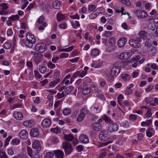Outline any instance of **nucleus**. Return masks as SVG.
<instances>
[{
  "label": "nucleus",
  "instance_id": "1",
  "mask_svg": "<svg viewBox=\"0 0 158 158\" xmlns=\"http://www.w3.org/2000/svg\"><path fill=\"white\" fill-rule=\"evenodd\" d=\"M26 40L25 41L24 44L28 48H31L36 41L34 36L30 33H28L26 35Z\"/></svg>",
  "mask_w": 158,
  "mask_h": 158
},
{
  "label": "nucleus",
  "instance_id": "2",
  "mask_svg": "<svg viewBox=\"0 0 158 158\" xmlns=\"http://www.w3.org/2000/svg\"><path fill=\"white\" fill-rule=\"evenodd\" d=\"M62 146L64 149L65 153L66 154H70L73 150L72 145L68 142H63Z\"/></svg>",
  "mask_w": 158,
  "mask_h": 158
},
{
  "label": "nucleus",
  "instance_id": "3",
  "mask_svg": "<svg viewBox=\"0 0 158 158\" xmlns=\"http://www.w3.org/2000/svg\"><path fill=\"white\" fill-rule=\"evenodd\" d=\"M47 48L46 44L44 43H40L37 44L35 46V50L39 52H43Z\"/></svg>",
  "mask_w": 158,
  "mask_h": 158
},
{
  "label": "nucleus",
  "instance_id": "4",
  "mask_svg": "<svg viewBox=\"0 0 158 158\" xmlns=\"http://www.w3.org/2000/svg\"><path fill=\"white\" fill-rule=\"evenodd\" d=\"M99 138L102 141H107L110 139V136L107 134L106 131H102L99 134Z\"/></svg>",
  "mask_w": 158,
  "mask_h": 158
},
{
  "label": "nucleus",
  "instance_id": "5",
  "mask_svg": "<svg viewBox=\"0 0 158 158\" xmlns=\"http://www.w3.org/2000/svg\"><path fill=\"white\" fill-rule=\"evenodd\" d=\"M134 13L138 18H145L147 16L146 12L142 10H135Z\"/></svg>",
  "mask_w": 158,
  "mask_h": 158
},
{
  "label": "nucleus",
  "instance_id": "6",
  "mask_svg": "<svg viewBox=\"0 0 158 158\" xmlns=\"http://www.w3.org/2000/svg\"><path fill=\"white\" fill-rule=\"evenodd\" d=\"M120 69L119 66H115L113 67L111 70L110 74L111 76L116 77L120 72Z\"/></svg>",
  "mask_w": 158,
  "mask_h": 158
},
{
  "label": "nucleus",
  "instance_id": "7",
  "mask_svg": "<svg viewBox=\"0 0 158 158\" xmlns=\"http://www.w3.org/2000/svg\"><path fill=\"white\" fill-rule=\"evenodd\" d=\"M73 89V87L71 86H69L67 87L65 86H63L61 87L59 90V91L63 92L65 94V95L69 94L72 91Z\"/></svg>",
  "mask_w": 158,
  "mask_h": 158
},
{
  "label": "nucleus",
  "instance_id": "8",
  "mask_svg": "<svg viewBox=\"0 0 158 158\" xmlns=\"http://www.w3.org/2000/svg\"><path fill=\"white\" fill-rule=\"evenodd\" d=\"M86 113L87 110L83 108L81 109L80 111V113L77 117V121L79 122L81 121L84 118L85 114H86Z\"/></svg>",
  "mask_w": 158,
  "mask_h": 158
},
{
  "label": "nucleus",
  "instance_id": "9",
  "mask_svg": "<svg viewBox=\"0 0 158 158\" xmlns=\"http://www.w3.org/2000/svg\"><path fill=\"white\" fill-rule=\"evenodd\" d=\"M91 127L95 131H99L102 129V126L99 123L96 122L91 125Z\"/></svg>",
  "mask_w": 158,
  "mask_h": 158
},
{
  "label": "nucleus",
  "instance_id": "10",
  "mask_svg": "<svg viewBox=\"0 0 158 158\" xmlns=\"http://www.w3.org/2000/svg\"><path fill=\"white\" fill-rule=\"evenodd\" d=\"M108 130L112 132L114 131H117L118 128V125L113 122L110 124L109 125Z\"/></svg>",
  "mask_w": 158,
  "mask_h": 158
},
{
  "label": "nucleus",
  "instance_id": "11",
  "mask_svg": "<svg viewBox=\"0 0 158 158\" xmlns=\"http://www.w3.org/2000/svg\"><path fill=\"white\" fill-rule=\"evenodd\" d=\"M51 122L50 119L46 118L42 121L41 124L43 127L46 128L49 127L51 125Z\"/></svg>",
  "mask_w": 158,
  "mask_h": 158
},
{
  "label": "nucleus",
  "instance_id": "12",
  "mask_svg": "<svg viewBox=\"0 0 158 158\" xmlns=\"http://www.w3.org/2000/svg\"><path fill=\"white\" fill-rule=\"evenodd\" d=\"M40 142L38 140H35L33 143L32 147L33 149H36L37 152H39L41 150V147L40 144Z\"/></svg>",
  "mask_w": 158,
  "mask_h": 158
},
{
  "label": "nucleus",
  "instance_id": "13",
  "mask_svg": "<svg viewBox=\"0 0 158 158\" xmlns=\"http://www.w3.org/2000/svg\"><path fill=\"white\" fill-rule=\"evenodd\" d=\"M130 45L132 47L135 48H139L141 45L139 43L137 42L135 39H131L129 41Z\"/></svg>",
  "mask_w": 158,
  "mask_h": 158
},
{
  "label": "nucleus",
  "instance_id": "14",
  "mask_svg": "<svg viewBox=\"0 0 158 158\" xmlns=\"http://www.w3.org/2000/svg\"><path fill=\"white\" fill-rule=\"evenodd\" d=\"M19 135L21 139L24 140L26 139L27 138L28 134L26 130H22L19 133Z\"/></svg>",
  "mask_w": 158,
  "mask_h": 158
},
{
  "label": "nucleus",
  "instance_id": "15",
  "mask_svg": "<svg viewBox=\"0 0 158 158\" xmlns=\"http://www.w3.org/2000/svg\"><path fill=\"white\" fill-rule=\"evenodd\" d=\"M79 139L83 143H87L89 142V139L87 136L84 135H81L79 138Z\"/></svg>",
  "mask_w": 158,
  "mask_h": 158
},
{
  "label": "nucleus",
  "instance_id": "16",
  "mask_svg": "<svg viewBox=\"0 0 158 158\" xmlns=\"http://www.w3.org/2000/svg\"><path fill=\"white\" fill-rule=\"evenodd\" d=\"M127 41V39L124 37L121 38L118 41V45L120 48L123 47L125 45Z\"/></svg>",
  "mask_w": 158,
  "mask_h": 158
},
{
  "label": "nucleus",
  "instance_id": "17",
  "mask_svg": "<svg viewBox=\"0 0 158 158\" xmlns=\"http://www.w3.org/2000/svg\"><path fill=\"white\" fill-rule=\"evenodd\" d=\"M30 134L33 137H37L39 134V131L38 129L36 128L32 129L31 131Z\"/></svg>",
  "mask_w": 158,
  "mask_h": 158
},
{
  "label": "nucleus",
  "instance_id": "18",
  "mask_svg": "<svg viewBox=\"0 0 158 158\" xmlns=\"http://www.w3.org/2000/svg\"><path fill=\"white\" fill-rule=\"evenodd\" d=\"M100 10V8H97L94 12L89 15V18L90 19H93L95 18L100 13L98 12V11Z\"/></svg>",
  "mask_w": 158,
  "mask_h": 158
},
{
  "label": "nucleus",
  "instance_id": "19",
  "mask_svg": "<svg viewBox=\"0 0 158 158\" xmlns=\"http://www.w3.org/2000/svg\"><path fill=\"white\" fill-rule=\"evenodd\" d=\"M55 155L57 158H64V153L63 152L60 150L55 151Z\"/></svg>",
  "mask_w": 158,
  "mask_h": 158
},
{
  "label": "nucleus",
  "instance_id": "20",
  "mask_svg": "<svg viewBox=\"0 0 158 158\" xmlns=\"http://www.w3.org/2000/svg\"><path fill=\"white\" fill-rule=\"evenodd\" d=\"M14 116L15 118L18 120H21L23 118V114L20 112H15Z\"/></svg>",
  "mask_w": 158,
  "mask_h": 158
},
{
  "label": "nucleus",
  "instance_id": "21",
  "mask_svg": "<svg viewBox=\"0 0 158 158\" xmlns=\"http://www.w3.org/2000/svg\"><path fill=\"white\" fill-rule=\"evenodd\" d=\"M61 6L60 2L57 0L55 1L52 3V6L55 9H59Z\"/></svg>",
  "mask_w": 158,
  "mask_h": 158
},
{
  "label": "nucleus",
  "instance_id": "22",
  "mask_svg": "<svg viewBox=\"0 0 158 158\" xmlns=\"http://www.w3.org/2000/svg\"><path fill=\"white\" fill-rule=\"evenodd\" d=\"M118 58L121 60H123L127 59L128 58V53H122L118 55Z\"/></svg>",
  "mask_w": 158,
  "mask_h": 158
},
{
  "label": "nucleus",
  "instance_id": "23",
  "mask_svg": "<svg viewBox=\"0 0 158 158\" xmlns=\"http://www.w3.org/2000/svg\"><path fill=\"white\" fill-rule=\"evenodd\" d=\"M64 138L65 140L72 141L74 139V137L71 134L64 135Z\"/></svg>",
  "mask_w": 158,
  "mask_h": 158
},
{
  "label": "nucleus",
  "instance_id": "24",
  "mask_svg": "<svg viewBox=\"0 0 158 158\" xmlns=\"http://www.w3.org/2000/svg\"><path fill=\"white\" fill-rule=\"evenodd\" d=\"M102 64V62L98 61L92 63L91 64V66L92 67L96 68L100 67Z\"/></svg>",
  "mask_w": 158,
  "mask_h": 158
},
{
  "label": "nucleus",
  "instance_id": "25",
  "mask_svg": "<svg viewBox=\"0 0 158 158\" xmlns=\"http://www.w3.org/2000/svg\"><path fill=\"white\" fill-rule=\"evenodd\" d=\"M51 131L55 134H57L59 133L61 131L60 128L58 127H56L55 128H52L51 129Z\"/></svg>",
  "mask_w": 158,
  "mask_h": 158
},
{
  "label": "nucleus",
  "instance_id": "26",
  "mask_svg": "<svg viewBox=\"0 0 158 158\" xmlns=\"http://www.w3.org/2000/svg\"><path fill=\"white\" fill-rule=\"evenodd\" d=\"M99 54V51L98 49L94 48L92 50L91 52V55L94 56H98Z\"/></svg>",
  "mask_w": 158,
  "mask_h": 158
},
{
  "label": "nucleus",
  "instance_id": "27",
  "mask_svg": "<svg viewBox=\"0 0 158 158\" xmlns=\"http://www.w3.org/2000/svg\"><path fill=\"white\" fill-rule=\"evenodd\" d=\"M118 117L119 118H122L124 115V112L120 108H119L117 113Z\"/></svg>",
  "mask_w": 158,
  "mask_h": 158
},
{
  "label": "nucleus",
  "instance_id": "28",
  "mask_svg": "<svg viewBox=\"0 0 158 158\" xmlns=\"http://www.w3.org/2000/svg\"><path fill=\"white\" fill-rule=\"evenodd\" d=\"M82 93L84 95H86L90 92V89L85 87H84L82 88Z\"/></svg>",
  "mask_w": 158,
  "mask_h": 158
},
{
  "label": "nucleus",
  "instance_id": "29",
  "mask_svg": "<svg viewBox=\"0 0 158 158\" xmlns=\"http://www.w3.org/2000/svg\"><path fill=\"white\" fill-rule=\"evenodd\" d=\"M23 124L25 127L30 128L32 126V122L30 120H27L23 122Z\"/></svg>",
  "mask_w": 158,
  "mask_h": 158
},
{
  "label": "nucleus",
  "instance_id": "30",
  "mask_svg": "<svg viewBox=\"0 0 158 158\" xmlns=\"http://www.w3.org/2000/svg\"><path fill=\"white\" fill-rule=\"evenodd\" d=\"M139 34L140 37L143 39H145L147 37V33L143 31H140L139 32Z\"/></svg>",
  "mask_w": 158,
  "mask_h": 158
},
{
  "label": "nucleus",
  "instance_id": "31",
  "mask_svg": "<svg viewBox=\"0 0 158 158\" xmlns=\"http://www.w3.org/2000/svg\"><path fill=\"white\" fill-rule=\"evenodd\" d=\"M39 70L41 73H44L46 71V67L43 65H40L39 66Z\"/></svg>",
  "mask_w": 158,
  "mask_h": 158
},
{
  "label": "nucleus",
  "instance_id": "32",
  "mask_svg": "<svg viewBox=\"0 0 158 158\" xmlns=\"http://www.w3.org/2000/svg\"><path fill=\"white\" fill-rule=\"evenodd\" d=\"M112 141L109 140L108 141L104 143H100L98 145V147H103L107 145L109 143H111Z\"/></svg>",
  "mask_w": 158,
  "mask_h": 158
},
{
  "label": "nucleus",
  "instance_id": "33",
  "mask_svg": "<svg viewBox=\"0 0 158 158\" xmlns=\"http://www.w3.org/2000/svg\"><path fill=\"white\" fill-rule=\"evenodd\" d=\"M121 77L124 80L128 81L130 79V76L127 73H125L121 75Z\"/></svg>",
  "mask_w": 158,
  "mask_h": 158
},
{
  "label": "nucleus",
  "instance_id": "34",
  "mask_svg": "<svg viewBox=\"0 0 158 158\" xmlns=\"http://www.w3.org/2000/svg\"><path fill=\"white\" fill-rule=\"evenodd\" d=\"M60 79L58 78L56 81H54L51 82L49 84L50 86L52 87L55 86L60 81Z\"/></svg>",
  "mask_w": 158,
  "mask_h": 158
},
{
  "label": "nucleus",
  "instance_id": "35",
  "mask_svg": "<svg viewBox=\"0 0 158 158\" xmlns=\"http://www.w3.org/2000/svg\"><path fill=\"white\" fill-rule=\"evenodd\" d=\"M112 35V32L109 31H106L102 34V36L103 37H109Z\"/></svg>",
  "mask_w": 158,
  "mask_h": 158
},
{
  "label": "nucleus",
  "instance_id": "36",
  "mask_svg": "<svg viewBox=\"0 0 158 158\" xmlns=\"http://www.w3.org/2000/svg\"><path fill=\"white\" fill-rule=\"evenodd\" d=\"M65 16L64 15L60 14H58L57 16V18L58 22L64 19Z\"/></svg>",
  "mask_w": 158,
  "mask_h": 158
},
{
  "label": "nucleus",
  "instance_id": "37",
  "mask_svg": "<svg viewBox=\"0 0 158 158\" xmlns=\"http://www.w3.org/2000/svg\"><path fill=\"white\" fill-rule=\"evenodd\" d=\"M105 122L109 125L110 124L113 122L106 115H105L103 118Z\"/></svg>",
  "mask_w": 158,
  "mask_h": 158
},
{
  "label": "nucleus",
  "instance_id": "38",
  "mask_svg": "<svg viewBox=\"0 0 158 158\" xmlns=\"http://www.w3.org/2000/svg\"><path fill=\"white\" fill-rule=\"evenodd\" d=\"M20 143V140L18 138L13 139L11 141V143L13 145H18Z\"/></svg>",
  "mask_w": 158,
  "mask_h": 158
},
{
  "label": "nucleus",
  "instance_id": "39",
  "mask_svg": "<svg viewBox=\"0 0 158 158\" xmlns=\"http://www.w3.org/2000/svg\"><path fill=\"white\" fill-rule=\"evenodd\" d=\"M71 112V110L69 108H66L63 111V114L65 115L69 114Z\"/></svg>",
  "mask_w": 158,
  "mask_h": 158
},
{
  "label": "nucleus",
  "instance_id": "40",
  "mask_svg": "<svg viewBox=\"0 0 158 158\" xmlns=\"http://www.w3.org/2000/svg\"><path fill=\"white\" fill-rule=\"evenodd\" d=\"M152 114L151 112V109L149 108H147V112L145 114L146 117L147 118H148L152 115Z\"/></svg>",
  "mask_w": 158,
  "mask_h": 158
},
{
  "label": "nucleus",
  "instance_id": "41",
  "mask_svg": "<svg viewBox=\"0 0 158 158\" xmlns=\"http://www.w3.org/2000/svg\"><path fill=\"white\" fill-rule=\"evenodd\" d=\"M31 55H33L35 58H40L41 55L39 52L33 51H31Z\"/></svg>",
  "mask_w": 158,
  "mask_h": 158
},
{
  "label": "nucleus",
  "instance_id": "42",
  "mask_svg": "<svg viewBox=\"0 0 158 158\" xmlns=\"http://www.w3.org/2000/svg\"><path fill=\"white\" fill-rule=\"evenodd\" d=\"M47 65L48 67L52 69L54 68L56 66L54 64L52 63V62L50 61H49L47 63Z\"/></svg>",
  "mask_w": 158,
  "mask_h": 158
},
{
  "label": "nucleus",
  "instance_id": "43",
  "mask_svg": "<svg viewBox=\"0 0 158 158\" xmlns=\"http://www.w3.org/2000/svg\"><path fill=\"white\" fill-rule=\"evenodd\" d=\"M22 106V104L20 103H16L13 105L12 106H11V108L12 110L15 109V108H20Z\"/></svg>",
  "mask_w": 158,
  "mask_h": 158
},
{
  "label": "nucleus",
  "instance_id": "44",
  "mask_svg": "<svg viewBox=\"0 0 158 158\" xmlns=\"http://www.w3.org/2000/svg\"><path fill=\"white\" fill-rule=\"evenodd\" d=\"M122 2L127 6H131V3L129 0H121Z\"/></svg>",
  "mask_w": 158,
  "mask_h": 158
},
{
  "label": "nucleus",
  "instance_id": "45",
  "mask_svg": "<svg viewBox=\"0 0 158 158\" xmlns=\"http://www.w3.org/2000/svg\"><path fill=\"white\" fill-rule=\"evenodd\" d=\"M11 46V44L10 43L8 42H6L4 43L3 45V47L5 49H9L10 48Z\"/></svg>",
  "mask_w": 158,
  "mask_h": 158
},
{
  "label": "nucleus",
  "instance_id": "46",
  "mask_svg": "<svg viewBox=\"0 0 158 158\" xmlns=\"http://www.w3.org/2000/svg\"><path fill=\"white\" fill-rule=\"evenodd\" d=\"M108 42L110 44L112 45H113L115 44V39L114 37H110L109 40Z\"/></svg>",
  "mask_w": 158,
  "mask_h": 158
},
{
  "label": "nucleus",
  "instance_id": "47",
  "mask_svg": "<svg viewBox=\"0 0 158 158\" xmlns=\"http://www.w3.org/2000/svg\"><path fill=\"white\" fill-rule=\"evenodd\" d=\"M84 81H84L83 82V85H87L88 84V83L87 82H90L91 80L89 77H86L84 79Z\"/></svg>",
  "mask_w": 158,
  "mask_h": 158
},
{
  "label": "nucleus",
  "instance_id": "48",
  "mask_svg": "<svg viewBox=\"0 0 158 158\" xmlns=\"http://www.w3.org/2000/svg\"><path fill=\"white\" fill-rule=\"evenodd\" d=\"M65 95V94L62 92V93H58L56 95V97L57 98L60 99L64 97Z\"/></svg>",
  "mask_w": 158,
  "mask_h": 158
},
{
  "label": "nucleus",
  "instance_id": "49",
  "mask_svg": "<svg viewBox=\"0 0 158 158\" xmlns=\"http://www.w3.org/2000/svg\"><path fill=\"white\" fill-rule=\"evenodd\" d=\"M0 158H9L6 152L2 151L0 154Z\"/></svg>",
  "mask_w": 158,
  "mask_h": 158
},
{
  "label": "nucleus",
  "instance_id": "50",
  "mask_svg": "<svg viewBox=\"0 0 158 158\" xmlns=\"http://www.w3.org/2000/svg\"><path fill=\"white\" fill-rule=\"evenodd\" d=\"M11 139L12 137L11 136H9L6 139L5 143L4 144L5 146H6L8 145L9 141Z\"/></svg>",
  "mask_w": 158,
  "mask_h": 158
},
{
  "label": "nucleus",
  "instance_id": "51",
  "mask_svg": "<svg viewBox=\"0 0 158 158\" xmlns=\"http://www.w3.org/2000/svg\"><path fill=\"white\" fill-rule=\"evenodd\" d=\"M52 141L54 144L58 143L59 142V139L56 136H53L52 139Z\"/></svg>",
  "mask_w": 158,
  "mask_h": 158
},
{
  "label": "nucleus",
  "instance_id": "52",
  "mask_svg": "<svg viewBox=\"0 0 158 158\" xmlns=\"http://www.w3.org/2000/svg\"><path fill=\"white\" fill-rule=\"evenodd\" d=\"M148 27L149 29L153 30L155 29V25L154 24L150 23H149Z\"/></svg>",
  "mask_w": 158,
  "mask_h": 158
},
{
  "label": "nucleus",
  "instance_id": "53",
  "mask_svg": "<svg viewBox=\"0 0 158 158\" xmlns=\"http://www.w3.org/2000/svg\"><path fill=\"white\" fill-rule=\"evenodd\" d=\"M19 17L18 15H12V16L9 17L10 19L12 21H15L19 19Z\"/></svg>",
  "mask_w": 158,
  "mask_h": 158
},
{
  "label": "nucleus",
  "instance_id": "54",
  "mask_svg": "<svg viewBox=\"0 0 158 158\" xmlns=\"http://www.w3.org/2000/svg\"><path fill=\"white\" fill-rule=\"evenodd\" d=\"M53 156V153L52 152H48L46 153L45 158H52Z\"/></svg>",
  "mask_w": 158,
  "mask_h": 158
},
{
  "label": "nucleus",
  "instance_id": "55",
  "mask_svg": "<svg viewBox=\"0 0 158 158\" xmlns=\"http://www.w3.org/2000/svg\"><path fill=\"white\" fill-rule=\"evenodd\" d=\"M35 5V2L30 3L26 9V10H30L32 8L34 7V6Z\"/></svg>",
  "mask_w": 158,
  "mask_h": 158
},
{
  "label": "nucleus",
  "instance_id": "56",
  "mask_svg": "<svg viewBox=\"0 0 158 158\" xmlns=\"http://www.w3.org/2000/svg\"><path fill=\"white\" fill-rule=\"evenodd\" d=\"M27 152L28 155H29L30 157H31L32 156V150L31 148L27 147Z\"/></svg>",
  "mask_w": 158,
  "mask_h": 158
},
{
  "label": "nucleus",
  "instance_id": "57",
  "mask_svg": "<svg viewBox=\"0 0 158 158\" xmlns=\"http://www.w3.org/2000/svg\"><path fill=\"white\" fill-rule=\"evenodd\" d=\"M150 48V49L151 50V54H152V56L156 54V48L153 47H151Z\"/></svg>",
  "mask_w": 158,
  "mask_h": 158
},
{
  "label": "nucleus",
  "instance_id": "58",
  "mask_svg": "<svg viewBox=\"0 0 158 158\" xmlns=\"http://www.w3.org/2000/svg\"><path fill=\"white\" fill-rule=\"evenodd\" d=\"M44 19V16H40L38 19L37 22L39 23H41Z\"/></svg>",
  "mask_w": 158,
  "mask_h": 158
},
{
  "label": "nucleus",
  "instance_id": "59",
  "mask_svg": "<svg viewBox=\"0 0 158 158\" xmlns=\"http://www.w3.org/2000/svg\"><path fill=\"white\" fill-rule=\"evenodd\" d=\"M96 7L94 5H89L88 6V10L90 11H93L95 9Z\"/></svg>",
  "mask_w": 158,
  "mask_h": 158
},
{
  "label": "nucleus",
  "instance_id": "60",
  "mask_svg": "<svg viewBox=\"0 0 158 158\" xmlns=\"http://www.w3.org/2000/svg\"><path fill=\"white\" fill-rule=\"evenodd\" d=\"M69 56V54L66 53H62L60 56V58H64L67 57Z\"/></svg>",
  "mask_w": 158,
  "mask_h": 158
},
{
  "label": "nucleus",
  "instance_id": "61",
  "mask_svg": "<svg viewBox=\"0 0 158 158\" xmlns=\"http://www.w3.org/2000/svg\"><path fill=\"white\" fill-rule=\"evenodd\" d=\"M34 73L35 76L38 78H40L41 77V76L39 73V72L36 70H35L34 71Z\"/></svg>",
  "mask_w": 158,
  "mask_h": 158
},
{
  "label": "nucleus",
  "instance_id": "62",
  "mask_svg": "<svg viewBox=\"0 0 158 158\" xmlns=\"http://www.w3.org/2000/svg\"><path fill=\"white\" fill-rule=\"evenodd\" d=\"M0 6L2 7V9L3 10H6L8 8V6H7V4L5 3H3L2 4H0Z\"/></svg>",
  "mask_w": 158,
  "mask_h": 158
},
{
  "label": "nucleus",
  "instance_id": "63",
  "mask_svg": "<svg viewBox=\"0 0 158 158\" xmlns=\"http://www.w3.org/2000/svg\"><path fill=\"white\" fill-rule=\"evenodd\" d=\"M137 118V117L136 115L134 114H131L129 117V118L130 120H135Z\"/></svg>",
  "mask_w": 158,
  "mask_h": 158
},
{
  "label": "nucleus",
  "instance_id": "64",
  "mask_svg": "<svg viewBox=\"0 0 158 158\" xmlns=\"http://www.w3.org/2000/svg\"><path fill=\"white\" fill-rule=\"evenodd\" d=\"M153 22L155 23H158V14L155 16Z\"/></svg>",
  "mask_w": 158,
  "mask_h": 158
}]
</instances>
